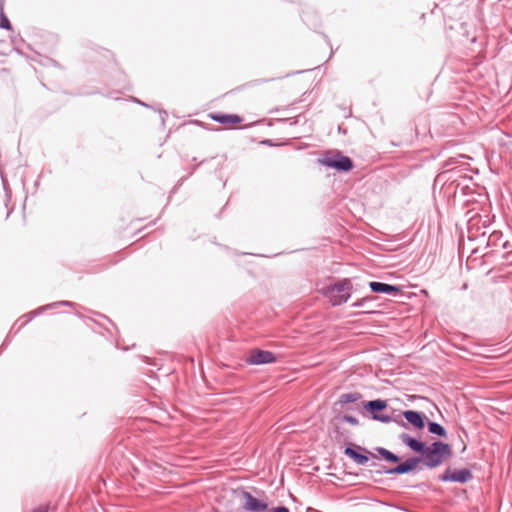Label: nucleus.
I'll return each instance as SVG.
<instances>
[{
    "label": "nucleus",
    "mask_w": 512,
    "mask_h": 512,
    "mask_svg": "<svg viewBox=\"0 0 512 512\" xmlns=\"http://www.w3.org/2000/svg\"><path fill=\"white\" fill-rule=\"evenodd\" d=\"M399 439L410 450L421 455V464L425 468H436L452 456L451 446L442 441H434L429 446H426L424 442L413 438L407 433H401Z\"/></svg>",
    "instance_id": "1"
},
{
    "label": "nucleus",
    "mask_w": 512,
    "mask_h": 512,
    "mask_svg": "<svg viewBox=\"0 0 512 512\" xmlns=\"http://www.w3.org/2000/svg\"><path fill=\"white\" fill-rule=\"evenodd\" d=\"M352 283L349 279H342L322 289L323 295L332 306L346 303L352 294Z\"/></svg>",
    "instance_id": "2"
},
{
    "label": "nucleus",
    "mask_w": 512,
    "mask_h": 512,
    "mask_svg": "<svg viewBox=\"0 0 512 512\" xmlns=\"http://www.w3.org/2000/svg\"><path fill=\"white\" fill-rule=\"evenodd\" d=\"M319 162L328 168L342 172H348L353 168V161L348 156L342 155L341 152L325 155L323 158L319 159Z\"/></svg>",
    "instance_id": "3"
},
{
    "label": "nucleus",
    "mask_w": 512,
    "mask_h": 512,
    "mask_svg": "<svg viewBox=\"0 0 512 512\" xmlns=\"http://www.w3.org/2000/svg\"><path fill=\"white\" fill-rule=\"evenodd\" d=\"M473 479L471 470L467 468L462 469H450L447 468L445 472L438 476L440 482H456V483H467Z\"/></svg>",
    "instance_id": "4"
},
{
    "label": "nucleus",
    "mask_w": 512,
    "mask_h": 512,
    "mask_svg": "<svg viewBox=\"0 0 512 512\" xmlns=\"http://www.w3.org/2000/svg\"><path fill=\"white\" fill-rule=\"evenodd\" d=\"M386 407L387 402L381 399L371 400L363 403V408L371 413L373 420L380 421L382 423H390L393 418L389 415L380 413Z\"/></svg>",
    "instance_id": "5"
},
{
    "label": "nucleus",
    "mask_w": 512,
    "mask_h": 512,
    "mask_svg": "<svg viewBox=\"0 0 512 512\" xmlns=\"http://www.w3.org/2000/svg\"><path fill=\"white\" fill-rule=\"evenodd\" d=\"M241 506L244 510L250 512H265L268 504L265 501L255 498L250 492L245 490L239 491Z\"/></svg>",
    "instance_id": "6"
},
{
    "label": "nucleus",
    "mask_w": 512,
    "mask_h": 512,
    "mask_svg": "<svg viewBox=\"0 0 512 512\" xmlns=\"http://www.w3.org/2000/svg\"><path fill=\"white\" fill-rule=\"evenodd\" d=\"M421 461H422V459L420 456H411L395 467H392V468L384 467L382 469V472L385 474H388V475L407 474V473H410L413 470H415L421 464Z\"/></svg>",
    "instance_id": "7"
},
{
    "label": "nucleus",
    "mask_w": 512,
    "mask_h": 512,
    "mask_svg": "<svg viewBox=\"0 0 512 512\" xmlns=\"http://www.w3.org/2000/svg\"><path fill=\"white\" fill-rule=\"evenodd\" d=\"M344 454L358 465H365L369 461V455H375L362 446L352 445L344 449Z\"/></svg>",
    "instance_id": "8"
},
{
    "label": "nucleus",
    "mask_w": 512,
    "mask_h": 512,
    "mask_svg": "<svg viewBox=\"0 0 512 512\" xmlns=\"http://www.w3.org/2000/svg\"><path fill=\"white\" fill-rule=\"evenodd\" d=\"M276 361L275 355L271 351L253 349L249 352L246 362L250 365H262Z\"/></svg>",
    "instance_id": "9"
},
{
    "label": "nucleus",
    "mask_w": 512,
    "mask_h": 512,
    "mask_svg": "<svg viewBox=\"0 0 512 512\" xmlns=\"http://www.w3.org/2000/svg\"><path fill=\"white\" fill-rule=\"evenodd\" d=\"M403 417L417 429H423L425 427V416L421 412L406 410L403 412Z\"/></svg>",
    "instance_id": "10"
},
{
    "label": "nucleus",
    "mask_w": 512,
    "mask_h": 512,
    "mask_svg": "<svg viewBox=\"0 0 512 512\" xmlns=\"http://www.w3.org/2000/svg\"><path fill=\"white\" fill-rule=\"evenodd\" d=\"M369 287L374 293H382L388 295H396L400 291L398 286L376 281L370 282Z\"/></svg>",
    "instance_id": "11"
},
{
    "label": "nucleus",
    "mask_w": 512,
    "mask_h": 512,
    "mask_svg": "<svg viewBox=\"0 0 512 512\" xmlns=\"http://www.w3.org/2000/svg\"><path fill=\"white\" fill-rule=\"evenodd\" d=\"M211 118L214 121L225 125L237 124L242 121L241 117L236 114H212Z\"/></svg>",
    "instance_id": "12"
},
{
    "label": "nucleus",
    "mask_w": 512,
    "mask_h": 512,
    "mask_svg": "<svg viewBox=\"0 0 512 512\" xmlns=\"http://www.w3.org/2000/svg\"><path fill=\"white\" fill-rule=\"evenodd\" d=\"M75 304L73 302H70V301H58V302H54L52 304H48L46 306H43V307H40L39 309L35 310L34 312L30 313L27 315L28 319L27 321H30L34 316H37L39 314H41L43 311L47 310V309H50V308H53V307H57V306H68V307H73Z\"/></svg>",
    "instance_id": "13"
},
{
    "label": "nucleus",
    "mask_w": 512,
    "mask_h": 512,
    "mask_svg": "<svg viewBox=\"0 0 512 512\" xmlns=\"http://www.w3.org/2000/svg\"><path fill=\"white\" fill-rule=\"evenodd\" d=\"M375 451L387 462L398 463L400 461V457L398 455L394 454L386 448L376 447Z\"/></svg>",
    "instance_id": "14"
},
{
    "label": "nucleus",
    "mask_w": 512,
    "mask_h": 512,
    "mask_svg": "<svg viewBox=\"0 0 512 512\" xmlns=\"http://www.w3.org/2000/svg\"><path fill=\"white\" fill-rule=\"evenodd\" d=\"M427 428L431 434L437 435L439 437L447 436L446 429L441 424H439L437 422L429 421L427 423Z\"/></svg>",
    "instance_id": "15"
},
{
    "label": "nucleus",
    "mask_w": 512,
    "mask_h": 512,
    "mask_svg": "<svg viewBox=\"0 0 512 512\" xmlns=\"http://www.w3.org/2000/svg\"><path fill=\"white\" fill-rule=\"evenodd\" d=\"M361 398H362V395L359 392L344 393V394L340 395L339 403L343 404V405L349 404V403H354V402H357L358 400H360Z\"/></svg>",
    "instance_id": "16"
},
{
    "label": "nucleus",
    "mask_w": 512,
    "mask_h": 512,
    "mask_svg": "<svg viewBox=\"0 0 512 512\" xmlns=\"http://www.w3.org/2000/svg\"><path fill=\"white\" fill-rule=\"evenodd\" d=\"M463 159H471L470 157H468L467 155H464V154H459L455 157H451L447 160L446 162V167H449V166H452L454 164H458L460 163Z\"/></svg>",
    "instance_id": "17"
},
{
    "label": "nucleus",
    "mask_w": 512,
    "mask_h": 512,
    "mask_svg": "<svg viewBox=\"0 0 512 512\" xmlns=\"http://www.w3.org/2000/svg\"><path fill=\"white\" fill-rule=\"evenodd\" d=\"M0 28L7 29V30L11 29V24H10L9 19L3 14L0 16Z\"/></svg>",
    "instance_id": "18"
},
{
    "label": "nucleus",
    "mask_w": 512,
    "mask_h": 512,
    "mask_svg": "<svg viewBox=\"0 0 512 512\" xmlns=\"http://www.w3.org/2000/svg\"><path fill=\"white\" fill-rule=\"evenodd\" d=\"M343 419L346 423H349L354 426L358 425V423H359L358 419L351 415H345Z\"/></svg>",
    "instance_id": "19"
},
{
    "label": "nucleus",
    "mask_w": 512,
    "mask_h": 512,
    "mask_svg": "<svg viewBox=\"0 0 512 512\" xmlns=\"http://www.w3.org/2000/svg\"><path fill=\"white\" fill-rule=\"evenodd\" d=\"M370 299H371V298H368V297L362 298V299H360V300H358V301L354 302V303L352 304V307H363V306H364V304H365L367 301H369Z\"/></svg>",
    "instance_id": "20"
},
{
    "label": "nucleus",
    "mask_w": 512,
    "mask_h": 512,
    "mask_svg": "<svg viewBox=\"0 0 512 512\" xmlns=\"http://www.w3.org/2000/svg\"><path fill=\"white\" fill-rule=\"evenodd\" d=\"M265 512H290L289 509L285 506H278L276 508H273L271 510H265Z\"/></svg>",
    "instance_id": "21"
},
{
    "label": "nucleus",
    "mask_w": 512,
    "mask_h": 512,
    "mask_svg": "<svg viewBox=\"0 0 512 512\" xmlns=\"http://www.w3.org/2000/svg\"><path fill=\"white\" fill-rule=\"evenodd\" d=\"M47 511H48L47 507H45V506H40V507H38V508L34 509V511H33V512H47Z\"/></svg>",
    "instance_id": "22"
},
{
    "label": "nucleus",
    "mask_w": 512,
    "mask_h": 512,
    "mask_svg": "<svg viewBox=\"0 0 512 512\" xmlns=\"http://www.w3.org/2000/svg\"><path fill=\"white\" fill-rule=\"evenodd\" d=\"M400 426L406 427V423L403 420H395Z\"/></svg>",
    "instance_id": "23"
}]
</instances>
